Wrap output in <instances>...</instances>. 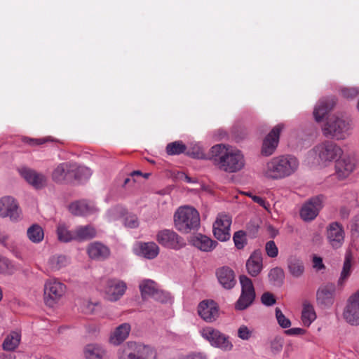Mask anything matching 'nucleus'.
<instances>
[{
	"label": "nucleus",
	"mask_w": 359,
	"mask_h": 359,
	"mask_svg": "<svg viewBox=\"0 0 359 359\" xmlns=\"http://www.w3.org/2000/svg\"><path fill=\"white\" fill-rule=\"evenodd\" d=\"M207 158L211 160L219 170L229 172H237L245 166L243 153L229 145L219 144L210 149Z\"/></svg>",
	"instance_id": "nucleus-1"
},
{
	"label": "nucleus",
	"mask_w": 359,
	"mask_h": 359,
	"mask_svg": "<svg viewBox=\"0 0 359 359\" xmlns=\"http://www.w3.org/2000/svg\"><path fill=\"white\" fill-rule=\"evenodd\" d=\"M299 161L293 156H280L266 163L264 175L273 180L283 179L291 175L298 168Z\"/></svg>",
	"instance_id": "nucleus-2"
},
{
	"label": "nucleus",
	"mask_w": 359,
	"mask_h": 359,
	"mask_svg": "<svg viewBox=\"0 0 359 359\" xmlns=\"http://www.w3.org/2000/svg\"><path fill=\"white\" fill-rule=\"evenodd\" d=\"M200 215L193 207H180L174 214V225L180 232L188 233L200 226Z\"/></svg>",
	"instance_id": "nucleus-3"
},
{
	"label": "nucleus",
	"mask_w": 359,
	"mask_h": 359,
	"mask_svg": "<svg viewBox=\"0 0 359 359\" xmlns=\"http://www.w3.org/2000/svg\"><path fill=\"white\" fill-rule=\"evenodd\" d=\"M322 130L326 137L343 140L350 135L351 123L343 116L333 115L328 118Z\"/></svg>",
	"instance_id": "nucleus-4"
},
{
	"label": "nucleus",
	"mask_w": 359,
	"mask_h": 359,
	"mask_svg": "<svg viewBox=\"0 0 359 359\" xmlns=\"http://www.w3.org/2000/svg\"><path fill=\"white\" fill-rule=\"evenodd\" d=\"M312 151L318 156L319 163L327 165L341 158L343 150L337 143L325 140L315 146Z\"/></svg>",
	"instance_id": "nucleus-5"
},
{
	"label": "nucleus",
	"mask_w": 359,
	"mask_h": 359,
	"mask_svg": "<svg viewBox=\"0 0 359 359\" xmlns=\"http://www.w3.org/2000/svg\"><path fill=\"white\" fill-rule=\"evenodd\" d=\"M67 292L66 285L56 278H49L44 283L43 300L49 307H53L62 299Z\"/></svg>",
	"instance_id": "nucleus-6"
},
{
	"label": "nucleus",
	"mask_w": 359,
	"mask_h": 359,
	"mask_svg": "<svg viewBox=\"0 0 359 359\" xmlns=\"http://www.w3.org/2000/svg\"><path fill=\"white\" fill-rule=\"evenodd\" d=\"M118 359H156V350L148 345L135 344L128 348L121 349L118 352Z\"/></svg>",
	"instance_id": "nucleus-7"
},
{
	"label": "nucleus",
	"mask_w": 359,
	"mask_h": 359,
	"mask_svg": "<svg viewBox=\"0 0 359 359\" xmlns=\"http://www.w3.org/2000/svg\"><path fill=\"white\" fill-rule=\"evenodd\" d=\"M201 334L213 347L224 351H230L233 347L229 337L214 327H204L201 330Z\"/></svg>",
	"instance_id": "nucleus-8"
},
{
	"label": "nucleus",
	"mask_w": 359,
	"mask_h": 359,
	"mask_svg": "<svg viewBox=\"0 0 359 359\" xmlns=\"http://www.w3.org/2000/svg\"><path fill=\"white\" fill-rule=\"evenodd\" d=\"M0 217L9 218L13 222H18L22 219V210L15 198L11 196L0 198Z\"/></svg>",
	"instance_id": "nucleus-9"
},
{
	"label": "nucleus",
	"mask_w": 359,
	"mask_h": 359,
	"mask_svg": "<svg viewBox=\"0 0 359 359\" xmlns=\"http://www.w3.org/2000/svg\"><path fill=\"white\" fill-rule=\"evenodd\" d=\"M241 285V293L235 304V309L243 311L248 308L255 299V291L252 280L247 276L241 275L239 277Z\"/></svg>",
	"instance_id": "nucleus-10"
},
{
	"label": "nucleus",
	"mask_w": 359,
	"mask_h": 359,
	"mask_svg": "<svg viewBox=\"0 0 359 359\" xmlns=\"http://www.w3.org/2000/svg\"><path fill=\"white\" fill-rule=\"evenodd\" d=\"M231 217L225 213H219L213 223L214 236L220 241H226L230 238Z\"/></svg>",
	"instance_id": "nucleus-11"
},
{
	"label": "nucleus",
	"mask_w": 359,
	"mask_h": 359,
	"mask_svg": "<svg viewBox=\"0 0 359 359\" xmlns=\"http://www.w3.org/2000/svg\"><path fill=\"white\" fill-rule=\"evenodd\" d=\"M126 283L118 279H109L105 281L103 288L104 297L110 302H116L125 294Z\"/></svg>",
	"instance_id": "nucleus-12"
},
{
	"label": "nucleus",
	"mask_w": 359,
	"mask_h": 359,
	"mask_svg": "<svg viewBox=\"0 0 359 359\" xmlns=\"http://www.w3.org/2000/svg\"><path fill=\"white\" fill-rule=\"evenodd\" d=\"M156 241L161 245L173 250H179L185 245L184 239L170 229L159 231L156 234Z\"/></svg>",
	"instance_id": "nucleus-13"
},
{
	"label": "nucleus",
	"mask_w": 359,
	"mask_h": 359,
	"mask_svg": "<svg viewBox=\"0 0 359 359\" xmlns=\"http://www.w3.org/2000/svg\"><path fill=\"white\" fill-rule=\"evenodd\" d=\"M18 172L20 176L36 189H41L48 184V177L42 172L27 167L20 168Z\"/></svg>",
	"instance_id": "nucleus-14"
},
{
	"label": "nucleus",
	"mask_w": 359,
	"mask_h": 359,
	"mask_svg": "<svg viewBox=\"0 0 359 359\" xmlns=\"http://www.w3.org/2000/svg\"><path fill=\"white\" fill-rule=\"evenodd\" d=\"M324 196L323 195L316 196L310 198L302 207L300 216L304 221H311L314 219L323 208Z\"/></svg>",
	"instance_id": "nucleus-15"
},
{
	"label": "nucleus",
	"mask_w": 359,
	"mask_h": 359,
	"mask_svg": "<svg viewBox=\"0 0 359 359\" xmlns=\"http://www.w3.org/2000/svg\"><path fill=\"white\" fill-rule=\"evenodd\" d=\"M198 313L206 323H213L219 316V306L213 300H203L198 306Z\"/></svg>",
	"instance_id": "nucleus-16"
},
{
	"label": "nucleus",
	"mask_w": 359,
	"mask_h": 359,
	"mask_svg": "<svg viewBox=\"0 0 359 359\" xmlns=\"http://www.w3.org/2000/svg\"><path fill=\"white\" fill-rule=\"evenodd\" d=\"M336 286L327 283L320 286L316 292V302L321 308H330L334 302Z\"/></svg>",
	"instance_id": "nucleus-17"
},
{
	"label": "nucleus",
	"mask_w": 359,
	"mask_h": 359,
	"mask_svg": "<svg viewBox=\"0 0 359 359\" xmlns=\"http://www.w3.org/2000/svg\"><path fill=\"white\" fill-rule=\"evenodd\" d=\"M283 128V124L277 125L264 138L262 148V154L263 155L268 156L274 152L278 146L280 133Z\"/></svg>",
	"instance_id": "nucleus-18"
},
{
	"label": "nucleus",
	"mask_w": 359,
	"mask_h": 359,
	"mask_svg": "<svg viewBox=\"0 0 359 359\" xmlns=\"http://www.w3.org/2000/svg\"><path fill=\"white\" fill-rule=\"evenodd\" d=\"M335 162V174L340 180L348 177L355 169V162L354 158L349 155L344 156L341 158H339Z\"/></svg>",
	"instance_id": "nucleus-19"
},
{
	"label": "nucleus",
	"mask_w": 359,
	"mask_h": 359,
	"mask_svg": "<svg viewBox=\"0 0 359 359\" xmlns=\"http://www.w3.org/2000/svg\"><path fill=\"white\" fill-rule=\"evenodd\" d=\"M327 237L334 248H340L344 241V231L342 226L337 222L330 224L327 228Z\"/></svg>",
	"instance_id": "nucleus-20"
},
{
	"label": "nucleus",
	"mask_w": 359,
	"mask_h": 359,
	"mask_svg": "<svg viewBox=\"0 0 359 359\" xmlns=\"http://www.w3.org/2000/svg\"><path fill=\"white\" fill-rule=\"evenodd\" d=\"M135 254L148 259L156 258L159 254V247L154 242H139L133 248Z\"/></svg>",
	"instance_id": "nucleus-21"
},
{
	"label": "nucleus",
	"mask_w": 359,
	"mask_h": 359,
	"mask_svg": "<svg viewBox=\"0 0 359 359\" xmlns=\"http://www.w3.org/2000/svg\"><path fill=\"white\" fill-rule=\"evenodd\" d=\"M87 254L91 259L102 261L110 255L109 248L100 242H93L87 246Z\"/></svg>",
	"instance_id": "nucleus-22"
},
{
	"label": "nucleus",
	"mask_w": 359,
	"mask_h": 359,
	"mask_svg": "<svg viewBox=\"0 0 359 359\" xmlns=\"http://www.w3.org/2000/svg\"><path fill=\"white\" fill-rule=\"evenodd\" d=\"M70 212L74 215H87L96 211L95 205L86 201H79L71 203L69 206Z\"/></svg>",
	"instance_id": "nucleus-23"
},
{
	"label": "nucleus",
	"mask_w": 359,
	"mask_h": 359,
	"mask_svg": "<svg viewBox=\"0 0 359 359\" xmlns=\"http://www.w3.org/2000/svg\"><path fill=\"white\" fill-rule=\"evenodd\" d=\"M130 330L129 323H124L118 325L110 334V343L116 346L121 344L128 338Z\"/></svg>",
	"instance_id": "nucleus-24"
},
{
	"label": "nucleus",
	"mask_w": 359,
	"mask_h": 359,
	"mask_svg": "<svg viewBox=\"0 0 359 359\" xmlns=\"http://www.w3.org/2000/svg\"><path fill=\"white\" fill-rule=\"evenodd\" d=\"M334 105L333 100L323 98L318 101L313 110V116L317 122L323 121L325 116L332 110Z\"/></svg>",
	"instance_id": "nucleus-25"
},
{
	"label": "nucleus",
	"mask_w": 359,
	"mask_h": 359,
	"mask_svg": "<svg viewBox=\"0 0 359 359\" xmlns=\"http://www.w3.org/2000/svg\"><path fill=\"white\" fill-rule=\"evenodd\" d=\"M73 163L65 162L58 164L52 172V180L57 183L63 182L67 176L72 173Z\"/></svg>",
	"instance_id": "nucleus-26"
},
{
	"label": "nucleus",
	"mask_w": 359,
	"mask_h": 359,
	"mask_svg": "<svg viewBox=\"0 0 359 359\" xmlns=\"http://www.w3.org/2000/svg\"><path fill=\"white\" fill-rule=\"evenodd\" d=\"M343 318L351 325H359V306L346 301L343 311Z\"/></svg>",
	"instance_id": "nucleus-27"
},
{
	"label": "nucleus",
	"mask_w": 359,
	"mask_h": 359,
	"mask_svg": "<svg viewBox=\"0 0 359 359\" xmlns=\"http://www.w3.org/2000/svg\"><path fill=\"white\" fill-rule=\"evenodd\" d=\"M83 353L86 359H107L106 350L97 344H88L84 348Z\"/></svg>",
	"instance_id": "nucleus-28"
},
{
	"label": "nucleus",
	"mask_w": 359,
	"mask_h": 359,
	"mask_svg": "<svg viewBox=\"0 0 359 359\" xmlns=\"http://www.w3.org/2000/svg\"><path fill=\"white\" fill-rule=\"evenodd\" d=\"M97 231L92 225L79 226L74 229V241H84L93 239L96 236Z\"/></svg>",
	"instance_id": "nucleus-29"
},
{
	"label": "nucleus",
	"mask_w": 359,
	"mask_h": 359,
	"mask_svg": "<svg viewBox=\"0 0 359 359\" xmlns=\"http://www.w3.org/2000/svg\"><path fill=\"white\" fill-rule=\"evenodd\" d=\"M216 276L219 284L226 290L232 289L236 284L233 271H217Z\"/></svg>",
	"instance_id": "nucleus-30"
},
{
	"label": "nucleus",
	"mask_w": 359,
	"mask_h": 359,
	"mask_svg": "<svg viewBox=\"0 0 359 359\" xmlns=\"http://www.w3.org/2000/svg\"><path fill=\"white\" fill-rule=\"evenodd\" d=\"M301 318L303 325L306 327H309L316 319V313L314 307L307 300L303 302Z\"/></svg>",
	"instance_id": "nucleus-31"
},
{
	"label": "nucleus",
	"mask_w": 359,
	"mask_h": 359,
	"mask_svg": "<svg viewBox=\"0 0 359 359\" xmlns=\"http://www.w3.org/2000/svg\"><path fill=\"white\" fill-rule=\"evenodd\" d=\"M195 247L204 252H210L214 250L218 243L204 235H198L193 240Z\"/></svg>",
	"instance_id": "nucleus-32"
},
{
	"label": "nucleus",
	"mask_w": 359,
	"mask_h": 359,
	"mask_svg": "<svg viewBox=\"0 0 359 359\" xmlns=\"http://www.w3.org/2000/svg\"><path fill=\"white\" fill-rule=\"evenodd\" d=\"M139 288L143 299L152 297L158 290L156 283L150 279L142 280L139 284Z\"/></svg>",
	"instance_id": "nucleus-33"
},
{
	"label": "nucleus",
	"mask_w": 359,
	"mask_h": 359,
	"mask_svg": "<svg viewBox=\"0 0 359 359\" xmlns=\"http://www.w3.org/2000/svg\"><path fill=\"white\" fill-rule=\"evenodd\" d=\"M21 335L18 332H11L4 339L2 347L7 351H14L19 345Z\"/></svg>",
	"instance_id": "nucleus-34"
},
{
	"label": "nucleus",
	"mask_w": 359,
	"mask_h": 359,
	"mask_svg": "<svg viewBox=\"0 0 359 359\" xmlns=\"http://www.w3.org/2000/svg\"><path fill=\"white\" fill-rule=\"evenodd\" d=\"M27 235L28 238L34 243H40L44 237L43 230L39 224H32L27 229Z\"/></svg>",
	"instance_id": "nucleus-35"
},
{
	"label": "nucleus",
	"mask_w": 359,
	"mask_h": 359,
	"mask_svg": "<svg viewBox=\"0 0 359 359\" xmlns=\"http://www.w3.org/2000/svg\"><path fill=\"white\" fill-rule=\"evenodd\" d=\"M57 234L60 241L68 243L74 241V229L69 231L65 224H60L57 226Z\"/></svg>",
	"instance_id": "nucleus-36"
},
{
	"label": "nucleus",
	"mask_w": 359,
	"mask_h": 359,
	"mask_svg": "<svg viewBox=\"0 0 359 359\" xmlns=\"http://www.w3.org/2000/svg\"><path fill=\"white\" fill-rule=\"evenodd\" d=\"M69 264V259L62 255L52 256L48 260V264L53 269H61L67 267Z\"/></svg>",
	"instance_id": "nucleus-37"
},
{
	"label": "nucleus",
	"mask_w": 359,
	"mask_h": 359,
	"mask_svg": "<svg viewBox=\"0 0 359 359\" xmlns=\"http://www.w3.org/2000/svg\"><path fill=\"white\" fill-rule=\"evenodd\" d=\"M262 255L261 252L255 251L246 262L247 269H262Z\"/></svg>",
	"instance_id": "nucleus-38"
},
{
	"label": "nucleus",
	"mask_w": 359,
	"mask_h": 359,
	"mask_svg": "<svg viewBox=\"0 0 359 359\" xmlns=\"http://www.w3.org/2000/svg\"><path fill=\"white\" fill-rule=\"evenodd\" d=\"M73 167L72 172L74 174L75 179L78 180H88L92 175L90 169L86 166L77 165L73 163Z\"/></svg>",
	"instance_id": "nucleus-39"
},
{
	"label": "nucleus",
	"mask_w": 359,
	"mask_h": 359,
	"mask_svg": "<svg viewBox=\"0 0 359 359\" xmlns=\"http://www.w3.org/2000/svg\"><path fill=\"white\" fill-rule=\"evenodd\" d=\"M187 147L180 141L170 143L166 147V152L169 155H179L185 151Z\"/></svg>",
	"instance_id": "nucleus-40"
},
{
	"label": "nucleus",
	"mask_w": 359,
	"mask_h": 359,
	"mask_svg": "<svg viewBox=\"0 0 359 359\" xmlns=\"http://www.w3.org/2000/svg\"><path fill=\"white\" fill-rule=\"evenodd\" d=\"M268 277L271 284L280 286L283 283L285 274L283 271H270Z\"/></svg>",
	"instance_id": "nucleus-41"
},
{
	"label": "nucleus",
	"mask_w": 359,
	"mask_h": 359,
	"mask_svg": "<svg viewBox=\"0 0 359 359\" xmlns=\"http://www.w3.org/2000/svg\"><path fill=\"white\" fill-rule=\"evenodd\" d=\"M126 214V210L123 206L117 205L109 210L107 216L109 219L112 221L124 216Z\"/></svg>",
	"instance_id": "nucleus-42"
},
{
	"label": "nucleus",
	"mask_w": 359,
	"mask_h": 359,
	"mask_svg": "<svg viewBox=\"0 0 359 359\" xmlns=\"http://www.w3.org/2000/svg\"><path fill=\"white\" fill-rule=\"evenodd\" d=\"M235 246L237 249H243L246 244V233L243 231H236L233 236Z\"/></svg>",
	"instance_id": "nucleus-43"
},
{
	"label": "nucleus",
	"mask_w": 359,
	"mask_h": 359,
	"mask_svg": "<svg viewBox=\"0 0 359 359\" xmlns=\"http://www.w3.org/2000/svg\"><path fill=\"white\" fill-rule=\"evenodd\" d=\"M100 308V305L98 302H92L89 300H84L82 302L81 309L83 312L88 314L95 313L97 309Z\"/></svg>",
	"instance_id": "nucleus-44"
},
{
	"label": "nucleus",
	"mask_w": 359,
	"mask_h": 359,
	"mask_svg": "<svg viewBox=\"0 0 359 359\" xmlns=\"http://www.w3.org/2000/svg\"><path fill=\"white\" fill-rule=\"evenodd\" d=\"M341 96L346 99H353L359 95V88L343 87L340 90Z\"/></svg>",
	"instance_id": "nucleus-45"
},
{
	"label": "nucleus",
	"mask_w": 359,
	"mask_h": 359,
	"mask_svg": "<svg viewBox=\"0 0 359 359\" xmlns=\"http://www.w3.org/2000/svg\"><path fill=\"white\" fill-rule=\"evenodd\" d=\"M276 317L279 325L283 328H288L291 325L290 320L285 316L279 308L276 309Z\"/></svg>",
	"instance_id": "nucleus-46"
},
{
	"label": "nucleus",
	"mask_w": 359,
	"mask_h": 359,
	"mask_svg": "<svg viewBox=\"0 0 359 359\" xmlns=\"http://www.w3.org/2000/svg\"><path fill=\"white\" fill-rule=\"evenodd\" d=\"M355 252H353L352 249L348 248L346 250L345 253L344 262L342 269H351L355 261Z\"/></svg>",
	"instance_id": "nucleus-47"
},
{
	"label": "nucleus",
	"mask_w": 359,
	"mask_h": 359,
	"mask_svg": "<svg viewBox=\"0 0 359 359\" xmlns=\"http://www.w3.org/2000/svg\"><path fill=\"white\" fill-rule=\"evenodd\" d=\"M253 331L248 326L243 325L238 329V337L242 340H248L252 336Z\"/></svg>",
	"instance_id": "nucleus-48"
},
{
	"label": "nucleus",
	"mask_w": 359,
	"mask_h": 359,
	"mask_svg": "<svg viewBox=\"0 0 359 359\" xmlns=\"http://www.w3.org/2000/svg\"><path fill=\"white\" fill-rule=\"evenodd\" d=\"M266 252L268 256L275 257L278 255V250L274 241H270L266 243Z\"/></svg>",
	"instance_id": "nucleus-49"
},
{
	"label": "nucleus",
	"mask_w": 359,
	"mask_h": 359,
	"mask_svg": "<svg viewBox=\"0 0 359 359\" xmlns=\"http://www.w3.org/2000/svg\"><path fill=\"white\" fill-rule=\"evenodd\" d=\"M261 301L263 304L267 306H272L276 303V299L273 294L270 292H264L262 295Z\"/></svg>",
	"instance_id": "nucleus-50"
},
{
	"label": "nucleus",
	"mask_w": 359,
	"mask_h": 359,
	"mask_svg": "<svg viewBox=\"0 0 359 359\" xmlns=\"http://www.w3.org/2000/svg\"><path fill=\"white\" fill-rule=\"evenodd\" d=\"M124 224L129 228H136L139 225L138 219L136 215H129L125 218Z\"/></svg>",
	"instance_id": "nucleus-51"
},
{
	"label": "nucleus",
	"mask_w": 359,
	"mask_h": 359,
	"mask_svg": "<svg viewBox=\"0 0 359 359\" xmlns=\"http://www.w3.org/2000/svg\"><path fill=\"white\" fill-rule=\"evenodd\" d=\"M152 298L156 301L164 303L167 302L170 299V297L168 293L158 289Z\"/></svg>",
	"instance_id": "nucleus-52"
},
{
	"label": "nucleus",
	"mask_w": 359,
	"mask_h": 359,
	"mask_svg": "<svg viewBox=\"0 0 359 359\" xmlns=\"http://www.w3.org/2000/svg\"><path fill=\"white\" fill-rule=\"evenodd\" d=\"M351 271H341L340 276L337 280V287L339 289H341L347 280L351 276Z\"/></svg>",
	"instance_id": "nucleus-53"
},
{
	"label": "nucleus",
	"mask_w": 359,
	"mask_h": 359,
	"mask_svg": "<svg viewBox=\"0 0 359 359\" xmlns=\"http://www.w3.org/2000/svg\"><path fill=\"white\" fill-rule=\"evenodd\" d=\"M283 348V341L280 338H275L271 342V349L274 353L280 352Z\"/></svg>",
	"instance_id": "nucleus-54"
},
{
	"label": "nucleus",
	"mask_w": 359,
	"mask_h": 359,
	"mask_svg": "<svg viewBox=\"0 0 359 359\" xmlns=\"http://www.w3.org/2000/svg\"><path fill=\"white\" fill-rule=\"evenodd\" d=\"M23 142L28 144L32 146L40 145L46 142L45 139H34L29 137H24L22 139Z\"/></svg>",
	"instance_id": "nucleus-55"
},
{
	"label": "nucleus",
	"mask_w": 359,
	"mask_h": 359,
	"mask_svg": "<svg viewBox=\"0 0 359 359\" xmlns=\"http://www.w3.org/2000/svg\"><path fill=\"white\" fill-rule=\"evenodd\" d=\"M252 199L255 203H258L259 205L263 207L266 210H269L270 204L266 202L264 198L258 196H252Z\"/></svg>",
	"instance_id": "nucleus-56"
},
{
	"label": "nucleus",
	"mask_w": 359,
	"mask_h": 359,
	"mask_svg": "<svg viewBox=\"0 0 359 359\" xmlns=\"http://www.w3.org/2000/svg\"><path fill=\"white\" fill-rule=\"evenodd\" d=\"M313 266L317 269H322L324 268V264L323 263V259L320 257L313 255Z\"/></svg>",
	"instance_id": "nucleus-57"
},
{
	"label": "nucleus",
	"mask_w": 359,
	"mask_h": 359,
	"mask_svg": "<svg viewBox=\"0 0 359 359\" xmlns=\"http://www.w3.org/2000/svg\"><path fill=\"white\" fill-rule=\"evenodd\" d=\"M347 301L350 302L356 306H359V290L351 294L347 299Z\"/></svg>",
	"instance_id": "nucleus-58"
},
{
	"label": "nucleus",
	"mask_w": 359,
	"mask_h": 359,
	"mask_svg": "<svg viewBox=\"0 0 359 359\" xmlns=\"http://www.w3.org/2000/svg\"><path fill=\"white\" fill-rule=\"evenodd\" d=\"M11 266V262L7 258L0 255V269H8Z\"/></svg>",
	"instance_id": "nucleus-59"
},
{
	"label": "nucleus",
	"mask_w": 359,
	"mask_h": 359,
	"mask_svg": "<svg viewBox=\"0 0 359 359\" xmlns=\"http://www.w3.org/2000/svg\"><path fill=\"white\" fill-rule=\"evenodd\" d=\"M8 238H9V236L8 234L0 231V244L6 248H8Z\"/></svg>",
	"instance_id": "nucleus-60"
},
{
	"label": "nucleus",
	"mask_w": 359,
	"mask_h": 359,
	"mask_svg": "<svg viewBox=\"0 0 359 359\" xmlns=\"http://www.w3.org/2000/svg\"><path fill=\"white\" fill-rule=\"evenodd\" d=\"M184 359H207L205 355L198 353H193L189 355H187L184 357Z\"/></svg>",
	"instance_id": "nucleus-61"
},
{
	"label": "nucleus",
	"mask_w": 359,
	"mask_h": 359,
	"mask_svg": "<svg viewBox=\"0 0 359 359\" xmlns=\"http://www.w3.org/2000/svg\"><path fill=\"white\" fill-rule=\"evenodd\" d=\"M191 155L196 158H206L205 154L200 148H198L196 151H193Z\"/></svg>",
	"instance_id": "nucleus-62"
},
{
	"label": "nucleus",
	"mask_w": 359,
	"mask_h": 359,
	"mask_svg": "<svg viewBox=\"0 0 359 359\" xmlns=\"http://www.w3.org/2000/svg\"><path fill=\"white\" fill-rule=\"evenodd\" d=\"M304 330L301 328H292L286 331L287 334L290 335L300 334L303 333Z\"/></svg>",
	"instance_id": "nucleus-63"
},
{
	"label": "nucleus",
	"mask_w": 359,
	"mask_h": 359,
	"mask_svg": "<svg viewBox=\"0 0 359 359\" xmlns=\"http://www.w3.org/2000/svg\"><path fill=\"white\" fill-rule=\"evenodd\" d=\"M0 359H15V356L12 354L0 353Z\"/></svg>",
	"instance_id": "nucleus-64"
}]
</instances>
